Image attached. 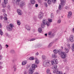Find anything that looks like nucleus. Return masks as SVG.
I'll return each instance as SVG.
<instances>
[{"label":"nucleus","instance_id":"1","mask_svg":"<svg viewBox=\"0 0 74 74\" xmlns=\"http://www.w3.org/2000/svg\"><path fill=\"white\" fill-rule=\"evenodd\" d=\"M53 65H54L52 67V69L54 70L53 71V73H56V64L55 63L54 61H52L51 62L50 60H46L44 61L43 63V65L45 67H49L51 66V64Z\"/></svg>","mask_w":74,"mask_h":74},{"label":"nucleus","instance_id":"2","mask_svg":"<svg viewBox=\"0 0 74 74\" xmlns=\"http://www.w3.org/2000/svg\"><path fill=\"white\" fill-rule=\"evenodd\" d=\"M32 67H31L29 71V74H32L34 73V70L35 69V68L37 67V65L35 64H33L32 65Z\"/></svg>","mask_w":74,"mask_h":74},{"label":"nucleus","instance_id":"3","mask_svg":"<svg viewBox=\"0 0 74 74\" xmlns=\"http://www.w3.org/2000/svg\"><path fill=\"white\" fill-rule=\"evenodd\" d=\"M42 22L43 24H41V27L42 28L44 27V26H45V25H47V26H49L50 25V23L49 22H47V21L46 19L43 20L42 21Z\"/></svg>","mask_w":74,"mask_h":74},{"label":"nucleus","instance_id":"4","mask_svg":"<svg viewBox=\"0 0 74 74\" xmlns=\"http://www.w3.org/2000/svg\"><path fill=\"white\" fill-rule=\"evenodd\" d=\"M14 27V25L12 24H10L9 25H7L6 27L7 29L9 31H11Z\"/></svg>","mask_w":74,"mask_h":74},{"label":"nucleus","instance_id":"5","mask_svg":"<svg viewBox=\"0 0 74 74\" xmlns=\"http://www.w3.org/2000/svg\"><path fill=\"white\" fill-rule=\"evenodd\" d=\"M4 0V3H3L2 4V7L3 8H5V7H6V5L5 4H7V3H8V0Z\"/></svg>","mask_w":74,"mask_h":74},{"label":"nucleus","instance_id":"6","mask_svg":"<svg viewBox=\"0 0 74 74\" xmlns=\"http://www.w3.org/2000/svg\"><path fill=\"white\" fill-rule=\"evenodd\" d=\"M61 57L63 59H64L66 58V53L64 52H62L61 54Z\"/></svg>","mask_w":74,"mask_h":74},{"label":"nucleus","instance_id":"7","mask_svg":"<svg viewBox=\"0 0 74 74\" xmlns=\"http://www.w3.org/2000/svg\"><path fill=\"white\" fill-rule=\"evenodd\" d=\"M69 40L71 42H73L74 41V38L73 35H71L69 37Z\"/></svg>","mask_w":74,"mask_h":74},{"label":"nucleus","instance_id":"8","mask_svg":"<svg viewBox=\"0 0 74 74\" xmlns=\"http://www.w3.org/2000/svg\"><path fill=\"white\" fill-rule=\"evenodd\" d=\"M38 17L40 19L43 18V13L42 12H41L39 14Z\"/></svg>","mask_w":74,"mask_h":74},{"label":"nucleus","instance_id":"9","mask_svg":"<svg viewBox=\"0 0 74 74\" xmlns=\"http://www.w3.org/2000/svg\"><path fill=\"white\" fill-rule=\"evenodd\" d=\"M61 4L62 5H64L66 4V0H60Z\"/></svg>","mask_w":74,"mask_h":74},{"label":"nucleus","instance_id":"10","mask_svg":"<svg viewBox=\"0 0 74 74\" xmlns=\"http://www.w3.org/2000/svg\"><path fill=\"white\" fill-rule=\"evenodd\" d=\"M17 12L18 13V14L19 15H22V12L20 9L17 10Z\"/></svg>","mask_w":74,"mask_h":74},{"label":"nucleus","instance_id":"11","mask_svg":"<svg viewBox=\"0 0 74 74\" xmlns=\"http://www.w3.org/2000/svg\"><path fill=\"white\" fill-rule=\"evenodd\" d=\"M35 63L36 64H38L39 63V60L37 58H35Z\"/></svg>","mask_w":74,"mask_h":74},{"label":"nucleus","instance_id":"12","mask_svg":"<svg viewBox=\"0 0 74 74\" xmlns=\"http://www.w3.org/2000/svg\"><path fill=\"white\" fill-rule=\"evenodd\" d=\"M62 52L61 51V50H56V53H58L59 55H60L61 54V53H62Z\"/></svg>","mask_w":74,"mask_h":74},{"label":"nucleus","instance_id":"13","mask_svg":"<svg viewBox=\"0 0 74 74\" xmlns=\"http://www.w3.org/2000/svg\"><path fill=\"white\" fill-rule=\"evenodd\" d=\"M56 74H63V72L61 71H58V69H57L56 72Z\"/></svg>","mask_w":74,"mask_h":74},{"label":"nucleus","instance_id":"14","mask_svg":"<svg viewBox=\"0 0 74 74\" xmlns=\"http://www.w3.org/2000/svg\"><path fill=\"white\" fill-rule=\"evenodd\" d=\"M25 5V2H22L20 3V6H21V7H22V6H24Z\"/></svg>","mask_w":74,"mask_h":74},{"label":"nucleus","instance_id":"15","mask_svg":"<svg viewBox=\"0 0 74 74\" xmlns=\"http://www.w3.org/2000/svg\"><path fill=\"white\" fill-rule=\"evenodd\" d=\"M71 15H72V12H68V17L69 18H70L71 16Z\"/></svg>","mask_w":74,"mask_h":74},{"label":"nucleus","instance_id":"16","mask_svg":"<svg viewBox=\"0 0 74 74\" xmlns=\"http://www.w3.org/2000/svg\"><path fill=\"white\" fill-rule=\"evenodd\" d=\"M64 50L65 52L66 53H69V49L67 48H65L64 49Z\"/></svg>","mask_w":74,"mask_h":74},{"label":"nucleus","instance_id":"17","mask_svg":"<svg viewBox=\"0 0 74 74\" xmlns=\"http://www.w3.org/2000/svg\"><path fill=\"white\" fill-rule=\"evenodd\" d=\"M26 63H27V61H24L22 62V65H25Z\"/></svg>","mask_w":74,"mask_h":74},{"label":"nucleus","instance_id":"18","mask_svg":"<svg viewBox=\"0 0 74 74\" xmlns=\"http://www.w3.org/2000/svg\"><path fill=\"white\" fill-rule=\"evenodd\" d=\"M38 32L39 33H41L42 32V29L41 28H39L38 29Z\"/></svg>","mask_w":74,"mask_h":74},{"label":"nucleus","instance_id":"19","mask_svg":"<svg viewBox=\"0 0 74 74\" xmlns=\"http://www.w3.org/2000/svg\"><path fill=\"white\" fill-rule=\"evenodd\" d=\"M35 2V0H31V3L32 4H34Z\"/></svg>","mask_w":74,"mask_h":74},{"label":"nucleus","instance_id":"20","mask_svg":"<svg viewBox=\"0 0 74 74\" xmlns=\"http://www.w3.org/2000/svg\"><path fill=\"white\" fill-rule=\"evenodd\" d=\"M62 5L61 4L59 5L58 8L59 10H62V7H63V6H62Z\"/></svg>","mask_w":74,"mask_h":74},{"label":"nucleus","instance_id":"21","mask_svg":"<svg viewBox=\"0 0 74 74\" xmlns=\"http://www.w3.org/2000/svg\"><path fill=\"white\" fill-rule=\"evenodd\" d=\"M71 49L73 51H74V44H72Z\"/></svg>","mask_w":74,"mask_h":74},{"label":"nucleus","instance_id":"22","mask_svg":"<svg viewBox=\"0 0 74 74\" xmlns=\"http://www.w3.org/2000/svg\"><path fill=\"white\" fill-rule=\"evenodd\" d=\"M26 28L27 29V30H30V27L29 26V25H26L25 26Z\"/></svg>","mask_w":74,"mask_h":74},{"label":"nucleus","instance_id":"23","mask_svg":"<svg viewBox=\"0 0 74 74\" xmlns=\"http://www.w3.org/2000/svg\"><path fill=\"white\" fill-rule=\"evenodd\" d=\"M47 2L48 4H51L52 3V0H48Z\"/></svg>","mask_w":74,"mask_h":74},{"label":"nucleus","instance_id":"24","mask_svg":"<svg viewBox=\"0 0 74 74\" xmlns=\"http://www.w3.org/2000/svg\"><path fill=\"white\" fill-rule=\"evenodd\" d=\"M42 58L44 60H45L47 59V57L45 56H42Z\"/></svg>","mask_w":74,"mask_h":74},{"label":"nucleus","instance_id":"25","mask_svg":"<svg viewBox=\"0 0 74 74\" xmlns=\"http://www.w3.org/2000/svg\"><path fill=\"white\" fill-rule=\"evenodd\" d=\"M52 57L53 58H56V53L53 54L52 55Z\"/></svg>","mask_w":74,"mask_h":74},{"label":"nucleus","instance_id":"26","mask_svg":"<svg viewBox=\"0 0 74 74\" xmlns=\"http://www.w3.org/2000/svg\"><path fill=\"white\" fill-rule=\"evenodd\" d=\"M16 4H17V5H18L19 4V2L21 1V0H16Z\"/></svg>","mask_w":74,"mask_h":74},{"label":"nucleus","instance_id":"27","mask_svg":"<svg viewBox=\"0 0 74 74\" xmlns=\"http://www.w3.org/2000/svg\"><path fill=\"white\" fill-rule=\"evenodd\" d=\"M52 45V43H50L49 45H48V48H50L51 47Z\"/></svg>","mask_w":74,"mask_h":74},{"label":"nucleus","instance_id":"28","mask_svg":"<svg viewBox=\"0 0 74 74\" xmlns=\"http://www.w3.org/2000/svg\"><path fill=\"white\" fill-rule=\"evenodd\" d=\"M0 34L2 36L3 34V32L2 30L0 29Z\"/></svg>","mask_w":74,"mask_h":74},{"label":"nucleus","instance_id":"29","mask_svg":"<svg viewBox=\"0 0 74 74\" xmlns=\"http://www.w3.org/2000/svg\"><path fill=\"white\" fill-rule=\"evenodd\" d=\"M67 47L68 48H69V49L71 48V47H70V45L69 44H67Z\"/></svg>","mask_w":74,"mask_h":74},{"label":"nucleus","instance_id":"30","mask_svg":"<svg viewBox=\"0 0 74 74\" xmlns=\"http://www.w3.org/2000/svg\"><path fill=\"white\" fill-rule=\"evenodd\" d=\"M29 60H34V58L33 57H31L29 58Z\"/></svg>","mask_w":74,"mask_h":74},{"label":"nucleus","instance_id":"31","mask_svg":"<svg viewBox=\"0 0 74 74\" xmlns=\"http://www.w3.org/2000/svg\"><path fill=\"white\" fill-rule=\"evenodd\" d=\"M48 21L49 22H52V19L48 18Z\"/></svg>","mask_w":74,"mask_h":74},{"label":"nucleus","instance_id":"32","mask_svg":"<svg viewBox=\"0 0 74 74\" xmlns=\"http://www.w3.org/2000/svg\"><path fill=\"white\" fill-rule=\"evenodd\" d=\"M44 5L46 7H48V5H47V2L45 3H44Z\"/></svg>","mask_w":74,"mask_h":74},{"label":"nucleus","instance_id":"33","mask_svg":"<svg viewBox=\"0 0 74 74\" xmlns=\"http://www.w3.org/2000/svg\"><path fill=\"white\" fill-rule=\"evenodd\" d=\"M17 23L18 25H21V23H20V21H17Z\"/></svg>","mask_w":74,"mask_h":74},{"label":"nucleus","instance_id":"34","mask_svg":"<svg viewBox=\"0 0 74 74\" xmlns=\"http://www.w3.org/2000/svg\"><path fill=\"white\" fill-rule=\"evenodd\" d=\"M51 34H52V32H49L48 33V36H51Z\"/></svg>","mask_w":74,"mask_h":74},{"label":"nucleus","instance_id":"35","mask_svg":"<svg viewBox=\"0 0 74 74\" xmlns=\"http://www.w3.org/2000/svg\"><path fill=\"white\" fill-rule=\"evenodd\" d=\"M60 22H61V20H58V23H60Z\"/></svg>","mask_w":74,"mask_h":74},{"label":"nucleus","instance_id":"36","mask_svg":"<svg viewBox=\"0 0 74 74\" xmlns=\"http://www.w3.org/2000/svg\"><path fill=\"white\" fill-rule=\"evenodd\" d=\"M47 73H50V70L49 69H47Z\"/></svg>","mask_w":74,"mask_h":74},{"label":"nucleus","instance_id":"37","mask_svg":"<svg viewBox=\"0 0 74 74\" xmlns=\"http://www.w3.org/2000/svg\"><path fill=\"white\" fill-rule=\"evenodd\" d=\"M3 19L4 21H7V18L6 17H4Z\"/></svg>","mask_w":74,"mask_h":74},{"label":"nucleus","instance_id":"38","mask_svg":"<svg viewBox=\"0 0 74 74\" xmlns=\"http://www.w3.org/2000/svg\"><path fill=\"white\" fill-rule=\"evenodd\" d=\"M36 40V39L35 38H33V39H31L29 40V41H34V40Z\"/></svg>","mask_w":74,"mask_h":74},{"label":"nucleus","instance_id":"39","mask_svg":"<svg viewBox=\"0 0 74 74\" xmlns=\"http://www.w3.org/2000/svg\"><path fill=\"white\" fill-rule=\"evenodd\" d=\"M24 74H26L27 73V71H24Z\"/></svg>","mask_w":74,"mask_h":74},{"label":"nucleus","instance_id":"40","mask_svg":"<svg viewBox=\"0 0 74 74\" xmlns=\"http://www.w3.org/2000/svg\"><path fill=\"white\" fill-rule=\"evenodd\" d=\"M57 13L58 14H59V13H60V11L59 10H58L57 11Z\"/></svg>","mask_w":74,"mask_h":74},{"label":"nucleus","instance_id":"41","mask_svg":"<svg viewBox=\"0 0 74 74\" xmlns=\"http://www.w3.org/2000/svg\"><path fill=\"white\" fill-rule=\"evenodd\" d=\"M53 1V3H54V4L55 3V2L56 1V0H52Z\"/></svg>","mask_w":74,"mask_h":74},{"label":"nucleus","instance_id":"42","mask_svg":"<svg viewBox=\"0 0 74 74\" xmlns=\"http://www.w3.org/2000/svg\"><path fill=\"white\" fill-rule=\"evenodd\" d=\"M54 17V16H53V15H52V14H51V18H53Z\"/></svg>","mask_w":74,"mask_h":74},{"label":"nucleus","instance_id":"43","mask_svg":"<svg viewBox=\"0 0 74 74\" xmlns=\"http://www.w3.org/2000/svg\"><path fill=\"white\" fill-rule=\"evenodd\" d=\"M7 7L8 10H10V5H8Z\"/></svg>","mask_w":74,"mask_h":74},{"label":"nucleus","instance_id":"44","mask_svg":"<svg viewBox=\"0 0 74 74\" xmlns=\"http://www.w3.org/2000/svg\"><path fill=\"white\" fill-rule=\"evenodd\" d=\"M56 64H58V63H59V62H58V60H57V59H56Z\"/></svg>","mask_w":74,"mask_h":74},{"label":"nucleus","instance_id":"45","mask_svg":"<svg viewBox=\"0 0 74 74\" xmlns=\"http://www.w3.org/2000/svg\"><path fill=\"white\" fill-rule=\"evenodd\" d=\"M3 68V66L1 65H0V69H1Z\"/></svg>","mask_w":74,"mask_h":74},{"label":"nucleus","instance_id":"46","mask_svg":"<svg viewBox=\"0 0 74 74\" xmlns=\"http://www.w3.org/2000/svg\"><path fill=\"white\" fill-rule=\"evenodd\" d=\"M53 52H54V53L56 54V49H55V50H53Z\"/></svg>","mask_w":74,"mask_h":74},{"label":"nucleus","instance_id":"47","mask_svg":"<svg viewBox=\"0 0 74 74\" xmlns=\"http://www.w3.org/2000/svg\"><path fill=\"white\" fill-rule=\"evenodd\" d=\"M3 15L5 16H7V14H5V13H4L3 14Z\"/></svg>","mask_w":74,"mask_h":74},{"label":"nucleus","instance_id":"48","mask_svg":"<svg viewBox=\"0 0 74 74\" xmlns=\"http://www.w3.org/2000/svg\"><path fill=\"white\" fill-rule=\"evenodd\" d=\"M65 8H66V9H67V10H68V9H69V7H68V6H66L65 7Z\"/></svg>","mask_w":74,"mask_h":74},{"label":"nucleus","instance_id":"49","mask_svg":"<svg viewBox=\"0 0 74 74\" xmlns=\"http://www.w3.org/2000/svg\"><path fill=\"white\" fill-rule=\"evenodd\" d=\"M38 4H36L35 5V7H36V8L38 7Z\"/></svg>","mask_w":74,"mask_h":74},{"label":"nucleus","instance_id":"50","mask_svg":"<svg viewBox=\"0 0 74 74\" xmlns=\"http://www.w3.org/2000/svg\"><path fill=\"white\" fill-rule=\"evenodd\" d=\"M2 11L3 12H5V10H4V9H3L2 10Z\"/></svg>","mask_w":74,"mask_h":74},{"label":"nucleus","instance_id":"51","mask_svg":"<svg viewBox=\"0 0 74 74\" xmlns=\"http://www.w3.org/2000/svg\"><path fill=\"white\" fill-rule=\"evenodd\" d=\"M5 46L6 47V48H8V46L7 45H6Z\"/></svg>","mask_w":74,"mask_h":74},{"label":"nucleus","instance_id":"52","mask_svg":"<svg viewBox=\"0 0 74 74\" xmlns=\"http://www.w3.org/2000/svg\"><path fill=\"white\" fill-rule=\"evenodd\" d=\"M38 55V53H37L36 54V55L37 56Z\"/></svg>","mask_w":74,"mask_h":74},{"label":"nucleus","instance_id":"53","mask_svg":"<svg viewBox=\"0 0 74 74\" xmlns=\"http://www.w3.org/2000/svg\"><path fill=\"white\" fill-rule=\"evenodd\" d=\"M45 36L46 37H47V34H45Z\"/></svg>","mask_w":74,"mask_h":74},{"label":"nucleus","instance_id":"54","mask_svg":"<svg viewBox=\"0 0 74 74\" xmlns=\"http://www.w3.org/2000/svg\"><path fill=\"white\" fill-rule=\"evenodd\" d=\"M0 18H1V19H2V18H3V16H1Z\"/></svg>","mask_w":74,"mask_h":74},{"label":"nucleus","instance_id":"55","mask_svg":"<svg viewBox=\"0 0 74 74\" xmlns=\"http://www.w3.org/2000/svg\"><path fill=\"white\" fill-rule=\"evenodd\" d=\"M16 70V68H14V71H15Z\"/></svg>","mask_w":74,"mask_h":74},{"label":"nucleus","instance_id":"56","mask_svg":"<svg viewBox=\"0 0 74 74\" xmlns=\"http://www.w3.org/2000/svg\"><path fill=\"white\" fill-rule=\"evenodd\" d=\"M2 27L0 23V28H1Z\"/></svg>","mask_w":74,"mask_h":74},{"label":"nucleus","instance_id":"57","mask_svg":"<svg viewBox=\"0 0 74 74\" xmlns=\"http://www.w3.org/2000/svg\"><path fill=\"white\" fill-rule=\"evenodd\" d=\"M61 48L62 49H63V47H61Z\"/></svg>","mask_w":74,"mask_h":74},{"label":"nucleus","instance_id":"58","mask_svg":"<svg viewBox=\"0 0 74 74\" xmlns=\"http://www.w3.org/2000/svg\"><path fill=\"white\" fill-rule=\"evenodd\" d=\"M34 74H38V73H34Z\"/></svg>","mask_w":74,"mask_h":74},{"label":"nucleus","instance_id":"59","mask_svg":"<svg viewBox=\"0 0 74 74\" xmlns=\"http://www.w3.org/2000/svg\"><path fill=\"white\" fill-rule=\"evenodd\" d=\"M38 47H40V45H39V46H38Z\"/></svg>","mask_w":74,"mask_h":74},{"label":"nucleus","instance_id":"60","mask_svg":"<svg viewBox=\"0 0 74 74\" xmlns=\"http://www.w3.org/2000/svg\"><path fill=\"white\" fill-rule=\"evenodd\" d=\"M57 67H58V66L56 65V68H57Z\"/></svg>","mask_w":74,"mask_h":74},{"label":"nucleus","instance_id":"61","mask_svg":"<svg viewBox=\"0 0 74 74\" xmlns=\"http://www.w3.org/2000/svg\"><path fill=\"white\" fill-rule=\"evenodd\" d=\"M73 31H74V28H73Z\"/></svg>","mask_w":74,"mask_h":74},{"label":"nucleus","instance_id":"62","mask_svg":"<svg viewBox=\"0 0 74 74\" xmlns=\"http://www.w3.org/2000/svg\"><path fill=\"white\" fill-rule=\"evenodd\" d=\"M73 1H74V0H72Z\"/></svg>","mask_w":74,"mask_h":74},{"label":"nucleus","instance_id":"63","mask_svg":"<svg viewBox=\"0 0 74 74\" xmlns=\"http://www.w3.org/2000/svg\"><path fill=\"white\" fill-rule=\"evenodd\" d=\"M64 74H66V73H64Z\"/></svg>","mask_w":74,"mask_h":74},{"label":"nucleus","instance_id":"64","mask_svg":"<svg viewBox=\"0 0 74 74\" xmlns=\"http://www.w3.org/2000/svg\"><path fill=\"white\" fill-rule=\"evenodd\" d=\"M49 74H52L51 73H50Z\"/></svg>","mask_w":74,"mask_h":74}]
</instances>
